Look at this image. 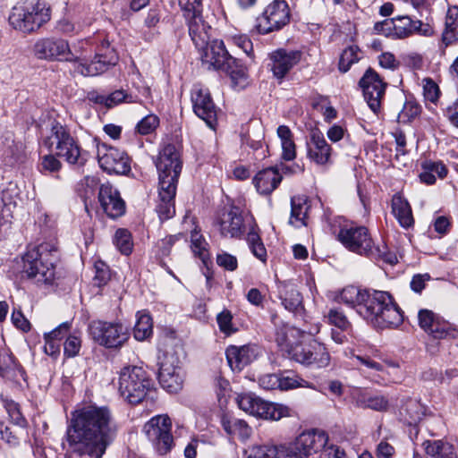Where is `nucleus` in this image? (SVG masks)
<instances>
[{
  "instance_id": "1",
  "label": "nucleus",
  "mask_w": 458,
  "mask_h": 458,
  "mask_svg": "<svg viewBox=\"0 0 458 458\" xmlns=\"http://www.w3.org/2000/svg\"><path fill=\"white\" fill-rule=\"evenodd\" d=\"M117 432L118 426L106 406L83 407L73 414L67 428L69 458H101Z\"/></svg>"
},
{
  "instance_id": "2",
  "label": "nucleus",
  "mask_w": 458,
  "mask_h": 458,
  "mask_svg": "<svg viewBox=\"0 0 458 458\" xmlns=\"http://www.w3.org/2000/svg\"><path fill=\"white\" fill-rule=\"evenodd\" d=\"M155 165L158 173V201L157 212L161 220L171 218L175 213L174 198L182 163L177 148L165 145L159 151Z\"/></svg>"
},
{
  "instance_id": "3",
  "label": "nucleus",
  "mask_w": 458,
  "mask_h": 458,
  "mask_svg": "<svg viewBox=\"0 0 458 458\" xmlns=\"http://www.w3.org/2000/svg\"><path fill=\"white\" fill-rule=\"evenodd\" d=\"M359 314L377 328L399 327L403 317L400 308L387 292L369 291L365 301L360 304Z\"/></svg>"
},
{
  "instance_id": "4",
  "label": "nucleus",
  "mask_w": 458,
  "mask_h": 458,
  "mask_svg": "<svg viewBox=\"0 0 458 458\" xmlns=\"http://www.w3.org/2000/svg\"><path fill=\"white\" fill-rule=\"evenodd\" d=\"M53 251H56L55 247L47 242L29 247L21 257V272L36 283L51 284L55 277V267L50 259Z\"/></svg>"
},
{
  "instance_id": "5",
  "label": "nucleus",
  "mask_w": 458,
  "mask_h": 458,
  "mask_svg": "<svg viewBox=\"0 0 458 458\" xmlns=\"http://www.w3.org/2000/svg\"><path fill=\"white\" fill-rule=\"evenodd\" d=\"M43 144L71 165L83 166L88 161V153L81 148L70 131L60 123H52L49 135L44 139Z\"/></svg>"
},
{
  "instance_id": "6",
  "label": "nucleus",
  "mask_w": 458,
  "mask_h": 458,
  "mask_svg": "<svg viewBox=\"0 0 458 458\" xmlns=\"http://www.w3.org/2000/svg\"><path fill=\"white\" fill-rule=\"evenodd\" d=\"M50 20V9L43 2L24 3L13 8L10 24L24 33L33 32Z\"/></svg>"
},
{
  "instance_id": "7",
  "label": "nucleus",
  "mask_w": 458,
  "mask_h": 458,
  "mask_svg": "<svg viewBox=\"0 0 458 458\" xmlns=\"http://www.w3.org/2000/svg\"><path fill=\"white\" fill-rule=\"evenodd\" d=\"M152 386V380L140 367H125L120 373L118 390L130 403H140Z\"/></svg>"
},
{
  "instance_id": "8",
  "label": "nucleus",
  "mask_w": 458,
  "mask_h": 458,
  "mask_svg": "<svg viewBox=\"0 0 458 458\" xmlns=\"http://www.w3.org/2000/svg\"><path fill=\"white\" fill-rule=\"evenodd\" d=\"M235 400L241 410L256 418L279 420L291 416L288 406L266 402L252 393L240 394Z\"/></svg>"
},
{
  "instance_id": "9",
  "label": "nucleus",
  "mask_w": 458,
  "mask_h": 458,
  "mask_svg": "<svg viewBox=\"0 0 458 458\" xmlns=\"http://www.w3.org/2000/svg\"><path fill=\"white\" fill-rule=\"evenodd\" d=\"M303 331L294 327L284 326L276 331V342L290 359L309 366L310 341L303 342Z\"/></svg>"
},
{
  "instance_id": "10",
  "label": "nucleus",
  "mask_w": 458,
  "mask_h": 458,
  "mask_svg": "<svg viewBox=\"0 0 458 458\" xmlns=\"http://www.w3.org/2000/svg\"><path fill=\"white\" fill-rule=\"evenodd\" d=\"M171 430L172 421L167 415L152 417L142 428V432L160 455L166 454L174 446V437Z\"/></svg>"
},
{
  "instance_id": "11",
  "label": "nucleus",
  "mask_w": 458,
  "mask_h": 458,
  "mask_svg": "<svg viewBox=\"0 0 458 458\" xmlns=\"http://www.w3.org/2000/svg\"><path fill=\"white\" fill-rule=\"evenodd\" d=\"M89 329L96 343L109 349L121 348L130 338L127 327L120 322L97 320L90 323Z\"/></svg>"
},
{
  "instance_id": "12",
  "label": "nucleus",
  "mask_w": 458,
  "mask_h": 458,
  "mask_svg": "<svg viewBox=\"0 0 458 458\" xmlns=\"http://www.w3.org/2000/svg\"><path fill=\"white\" fill-rule=\"evenodd\" d=\"M198 50L200 53L203 64L208 65V68L226 71L233 81H246V75L243 71H229L231 63H233L234 60L228 54L222 40H210L203 49Z\"/></svg>"
},
{
  "instance_id": "13",
  "label": "nucleus",
  "mask_w": 458,
  "mask_h": 458,
  "mask_svg": "<svg viewBox=\"0 0 458 458\" xmlns=\"http://www.w3.org/2000/svg\"><path fill=\"white\" fill-rule=\"evenodd\" d=\"M182 362L174 351H166L158 356V380L161 386L169 393L178 392L183 383Z\"/></svg>"
},
{
  "instance_id": "14",
  "label": "nucleus",
  "mask_w": 458,
  "mask_h": 458,
  "mask_svg": "<svg viewBox=\"0 0 458 458\" xmlns=\"http://www.w3.org/2000/svg\"><path fill=\"white\" fill-rule=\"evenodd\" d=\"M330 446L335 445H328V436L324 430L311 429L302 432L287 448L292 458H309Z\"/></svg>"
},
{
  "instance_id": "15",
  "label": "nucleus",
  "mask_w": 458,
  "mask_h": 458,
  "mask_svg": "<svg viewBox=\"0 0 458 458\" xmlns=\"http://www.w3.org/2000/svg\"><path fill=\"white\" fill-rule=\"evenodd\" d=\"M337 240L348 250L356 254L368 257L373 253V240L367 227L362 225H343L338 233Z\"/></svg>"
},
{
  "instance_id": "16",
  "label": "nucleus",
  "mask_w": 458,
  "mask_h": 458,
  "mask_svg": "<svg viewBox=\"0 0 458 458\" xmlns=\"http://www.w3.org/2000/svg\"><path fill=\"white\" fill-rule=\"evenodd\" d=\"M290 21V9L284 0H274L264 10L261 16L257 19L255 26L260 34H267L278 30Z\"/></svg>"
},
{
  "instance_id": "17",
  "label": "nucleus",
  "mask_w": 458,
  "mask_h": 458,
  "mask_svg": "<svg viewBox=\"0 0 458 458\" xmlns=\"http://www.w3.org/2000/svg\"><path fill=\"white\" fill-rule=\"evenodd\" d=\"M33 53L38 59L41 60L72 62L76 59L68 42L62 38H40L34 44Z\"/></svg>"
},
{
  "instance_id": "18",
  "label": "nucleus",
  "mask_w": 458,
  "mask_h": 458,
  "mask_svg": "<svg viewBox=\"0 0 458 458\" xmlns=\"http://www.w3.org/2000/svg\"><path fill=\"white\" fill-rule=\"evenodd\" d=\"M118 62V55L114 48H110L109 42L103 40L98 47L94 59L89 64L80 63L76 66V72L83 76H97Z\"/></svg>"
},
{
  "instance_id": "19",
  "label": "nucleus",
  "mask_w": 458,
  "mask_h": 458,
  "mask_svg": "<svg viewBox=\"0 0 458 458\" xmlns=\"http://www.w3.org/2000/svg\"><path fill=\"white\" fill-rule=\"evenodd\" d=\"M359 85L368 106L373 113L377 114L381 108L386 83L373 69L369 68L360 80Z\"/></svg>"
},
{
  "instance_id": "20",
  "label": "nucleus",
  "mask_w": 458,
  "mask_h": 458,
  "mask_svg": "<svg viewBox=\"0 0 458 458\" xmlns=\"http://www.w3.org/2000/svg\"><path fill=\"white\" fill-rule=\"evenodd\" d=\"M98 160L99 166L108 174H126L131 171L128 155L106 144L98 146Z\"/></svg>"
},
{
  "instance_id": "21",
  "label": "nucleus",
  "mask_w": 458,
  "mask_h": 458,
  "mask_svg": "<svg viewBox=\"0 0 458 458\" xmlns=\"http://www.w3.org/2000/svg\"><path fill=\"white\" fill-rule=\"evenodd\" d=\"M191 102L194 113L207 125L215 129L216 125V107L208 89L195 85L191 89Z\"/></svg>"
},
{
  "instance_id": "22",
  "label": "nucleus",
  "mask_w": 458,
  "mask_h": 458,
  "mask_svg": "<svg viewBox=\"0 0 458 458\" xmlns=\"http://www.w3.org/2000/svg\"><path fill=\"white\" fill-rule=\"evenodd\" d=\"M301 56L302 53L299 50L279 48L272 52L269 55V59L273 75L278 80H283L300 63Z\"/></svg>"
},
{
  "instance_id": "23",
  "label": "nucleus",
  "mask_w": 458,
  "mask_h": 458,
  "mask_svg": "<svg viewBox=\"0 0 458 458\" xmlns=\"http://www.w3.org/2000/svg\"><path fill=\"white\" fill-rule=\"evenodd\" d=\"M98 202L104 212L112 218L119 217L125 212V203L119 191L108 182L99 187Z\"/></svg>"
},
{
  "instance_id": "24",
  "label": "nucleus",
  "mask_w": 458,
  "mask_h": 458,
  "mask_svg": "<svg viewBox=\"0 0 458 458\" xmlns=\"http://www.w3.org/2000/svg\"><path fill=\"white\" fill-rule=\"evenodd\" d=\"M189 35L195 45L196 48L203 49L208 44L211 38L212 28L202 17V12L199 13L183 15Z\"/></svg>"
},
{
  "instance_id": "25",
  "label": "nucleus",
  "mask_w": 458,
  "mask_h": 458,
  "mask_svg": "<svg viewBox=\"0 0 458 458\" xmlns=\"http://www.w3.org/2000/svg\"><path fill=\"white\" fill-rule=\"evenodd\" d=\"M218 230L223 237L238 238L243 233L244 221L239 208L232 207L224 211L218 221Z\"/></svg>"
},
{
  "instance_id": "26",
  "label": "nucleus",
  "mask_w": 458,
  "mask_h": 458,
  "mask_svg": "<svg viewBox=\"0 0 458 458\" xmlns=\"http://www.w3.org/2000/svg\"><path fill=\"white\" fill-rule=\"evenodd\" d=\"M331 155L332 148L324 135L318 130L312 131L307 141L308 158L318 165H324L329 163Z\"/></svg>"
},
{
  "instance_id": "27",
  "label": "nucleus",
  "mask_w": 458,
  "mask_h": 458,
  "mask_svg": "<svg viewBox=\"0 0 458 458\" xmlns=\"http://www.w3.org/2000/svg\"><path fill=\"white\" fill-rule=\"evenodd\" d=\"M283 174L276 166H270L259 171L252 182L260 195H270L281 183Z\"/></svg>"
},
{
  "instance_id": "28",
  "label": "nucleus",
  "mask_w": 458,
  "mask_h": 458,
  "mask_svg": "<svg viewBox=\"0 0 458 458\" xmlns=\"http://www.w3.org/2000/svg\"><path fill=\"white\" fill-rule=\"evenodd\" d=\"M226 359L233 370L241 371L251 363L258 356L257 348L253 345L229 346L225 351Z\"/></svg>"
},
{
  "instance_id": "29",
  "label": "nucleus",
  "mask_w": 458,
  "mask_h": 458,
  "mask_svg": "<svg viewBox=\"0 0 458 458\" xmlns=\"http://www.w3.org/2000/svg\"><path fill=\"white\" fill-rule=\"evenodd\" d=\"M413 20L408 16H397L391 20L375 24V30L385 35L393 31L397 38H405L412 35Z\"/></svg>"
},
{
  "instance_id": "30",
  "label": "nucleus",
  "mask_w": 458,
  "mask_h": 458,
  "mask_svg": "<svg viewBox=\"0 0 458 458\" xmlns=\"http://www.w3.org/2000/svg\"><path fill=\"white\" fill-rule=\"evenodd\" d=\"M221 425L226 434L242 441L247 440L252 433L251 428L245 420L228 414H224L221 417Z\"/></svg>"
},
{
  "instance_id": "31",
  "label": "nucleus",
  "mask_w": 458,
  "mask_h": 458,
  "mask_svg": "<svg viewBox=\"0 0 458 458\" xmlns=\"http://www.w3.org/2000/svg\"><path fill=\"white\" fill-rule=\"evenodd\" d=\"M279 297L285 310L298 312L302 309V298L296 287L292 284L283 283L279 286Z\"/></svg>"
},
{
  "instance_id": "32",
  "label": "nucleus",
  "mask_w": 458,
  "mask_h": 458,
  "mask_svg": "<svg viewBox=\"0 0 458 458\" xmlns=\"http://www.w3.org/2000/svg\"><path fill=\"white\" fill-rule=\"evenodd\" d=\"M422 446L427 458H458L454 447L443 440H426Z\"/></svg>"
},
{
  "instance_id": "33",
  "label": "nucleus",
  "mask_w": 458,
  "mask_h": 458,
  "mask_svg": "<svg viewBox=\"0 0 458 458\" xmlns=\"http://www.w3.org/2000/svg\"><path fill=\"white\" fill-rule=\"evenodd\" d=\"M425 414V406L414 399L406 400L399 411L400 419L408 425L419 422Z\"/></svg>"
},
{
  "instance_id": "34",
  "label": "nucleus",
  "mask_w": 458,
  "mask_h": 458,
  "mask_svg": "<svg viewBox=\"0 0 458 458\" xmlns=\"http://www.w3.org/2000/svg\"><path fill=\"white\" fill-rule=\"evenodd\" d=\"M392 211L403 227L408 228L413 224L411 208L408 201L399 194L394 195L392 199Z\"/></svg>"
},
{
  "instance_id": "35",
  "label": "nucleus",
  "mask_w": 458,
  "mask_h": 458,
  "mask_svg": "<svg viewBox=\"0 0 458 458\" xmlns=\"http://www.w3.org/2000/svg\"><path fill=\"white\" fill-rule=\"evenodd\" d=\"M309 366L326 368L330 363V354L327 346L316 339L310 341Z\"/></svg>"
},
{
  "instance_id": "36",
  "label": "nucleus",
  "mask_w": 458,
  "mask_h": 458,
  "mask_svg": "<svg viewBox=\"0 0 458 458\" xmlns=\"http://www.w3.org/2000/svg\"><path fill=\"white\" fill-rule=\"evenodd\" d=\"M442 40L446 46L458 42V8L455 6L447 11Z\"/></svg>"
},
{
  "instance_id": "37",
  "label": "nucleus",
  "mask_w": 458,
  "mask_h": 458,
  "mask_svg": "<svg viewBox=\"0 0 458 458\" xmlns=\"http://www.w3.org/2000/svg\"><path fill=\"white\" fill-rule=\"evenodd\" d=\"M291 216L290 224L295 227L307 225V214L310 208L305 199L293 197L291 199Z\"/></svg>"
},
{
  "instance_id": "38",
  "label": "nucleus",
  "mask_w": 458,
  "mask_h": 458,
  "mask_svg": "<svg viewBox=\"0 0 458 458\" xmlns=\"http://www.w3.org/2000/svg\"><path fill=\"white\" fill-rule=\"evenodd\" d=\"M247 458H292L287 445L269 446L259 445L253 447Z\"/></svg>"
},
{
  "instance_id": "39",
  "label": "nucleus",
  "mask_w": 458,
  "mask_h": 458,
  "mask_svg": "<svg viewBox=\"0 0 458 458\" xmlns=\"http://www.w3.org/2000/svg\"><path fill=\"white\" fill-rule=\"evenodd\" d=\"M278 389L281 391L293 390L298 387L315 389L312 383L303 379L293 371H284L279 373Z\"/></svg>"
},
{
  "instance_id": "40",
  "label": "nucleus",
  "mask_w": 458,
  "mask_h": 458,
  "mask_svg": "<svg viewBox=\"0 0 458 458\" xmlns=\"http://www.w3.org/2000/svg\"><path fill=\"white\" fill-rule=\"evenodd\" d=\"M368 290H360L355 286L350 285L343 289L340 293V301L346 305L353 307L359 313L360 304L365 301Z\"/></svg>"
},
{
  "instance_id": "41",
  "label": "nucleus",
  "mask_w": 458,
  "mask_h": 458,
  "mask_svg": "<svg viewBox=\"0 0 458 458\" xmlns=\"http://www.w3.org/2000/svg\"><path fill=\"white\" fill-rule=\"evenodd\" d=\"M153 332L152 318L149 314L138 312L137 321L134 327V337L138 341L148 339Z\"/></svg>"
},
{
  "instance_id": "42",
  "label": "nucleus",
  "mask_w": 458,
  "mask_h": 458,
  "mask_svg": "<svg viewBox=\"0 0 458 458\" xmlns=\"http://www.w3.org/2000/svg\"><path fill=\"white\" fill-rule=\"evenodd\" d=\"M428 334H430L436 339H454L458 337V328L449 322L437 318L436 322L433 324V327L430 328Z\"/></svg>"
},
{
  "instance_id": "43",
  "label": "nucleus",
  "mask_w": 458,
  "mask_h": 458,
  "mask_svg": "<svg viewBox=\"0 0 458 458\" xmlns=\"http://www.w3.org/2000/svg\"><path fill=\"white\" fill-rule=\"evenodd\" d=\"M360 50L357 46H350L346 47L341 54L338 69L341 72H346L352 64L359 62Z\"/></svg>"
},
{
  "instance_id": "44",
  "label": "nucleus",
  "mask_w": 458,
  "mask_h": 458,
  "mask_svg": "<svg viewBox=\"0 0 458 458\" xmlns=\"http://www.w3.org/2000/svg\"><path fill=\"white\" fill-rule=\"evenodd\" d=\"M114 242L123 255H129L132 250L131 233L126 229L121 228L116 231Z\"/></svg>"
},
{
  "instance_id": "45",
  "label": "nucleus",
  "mask_w": 458,
  "mask_h": 458,
  "mask_svg": "<svg viewBox=\"0 0 458 458\" xmlns=\"http://www.w3.org/2000/svg\"><path fill=\"white\" fill-rule=\"evenodd\" d=\"M191 248L193 253L198 256L202 261H205L208 257L207 250L208 243L202 235L196 230L191 232Z\"/></svg>"
},
{
  "instance_id": "46",
  "label": "nucleus",
  "mask_w": 458,
  "mask_h": 458,
  "mask_svg": "<svg viewBox=\"0 0 458 458\" xmlns=\"http://www.w3.org/2000/svg\"><path fill=\"white\" fill-rule=\"evenodd\" d=\"M123 102L140 103V100L123 89H117L107 95V108H112Z\"/></svg>"
},
{
  "instance_id": "47",
  "label": "nucleus",
  "mask_w": 458,
  "mask_h": 458,
  "mask_svg": "<svg viewBox=\"0 0 458 458\" xmlns=\"http://www.w3.org/2000/svg\"><path fill=\"white\" fill-rule=\"evenodd\" d=\"M328 321L331 325L336 327L344 332L352 330V324L346 316L337 309H331L327 314Z\"/></svg>"
},
{
  "instance_id": "48",
  "label": "nucleus",
  "mask_w": 458,
  "mask_h": 458,
  "mask_svg": "<svg viewBox=\"0 0 458 458\" xmlns=\"http://www.w3.org/2000/svg\"><path fill=\"white\" fill-rule=\"evenodd\" d=\"M5 409L7 413L11 419V420L17 426L21 428H25L27 425V420L23 417L21 412L20 406L17 403L13 401L6 402Z\"/></svg>"
},
{
  "instance_id": "49",
  "label": "nucleus",
  "mask_w": 458,
  "mask_h": 458,
  "mask_svg": "<svg viewBox=\"0 0 458 458\" xmlns=\"http://www.w3.org/2000/svg\"><path fill=\"white\" fill-rule=\"evenodd\" d=\"M159 124V119L155 114H148L141 119L137 124V131L141 135H148L153 132Z\"/></svg>"
},
{
  "instance_id": "50",
  "label": "nucleus",
  "mask_w": 458,
  "mask_h": 458,
  "mask_svg": "<svg viewBox=\"0 0 458 458\" xmlns=\"http://www.w3.org/2000/svg\"><path fill=\"white\" fill-rule=\"evenodd\" d=\"M233 316L230 311L223 310L216 317V321L221 332L226 335H231L235 331L232 324Z\"/></svg>"
},
{
  "instance_id": "51",
  "label": "nucleus",
  "mask_w": 458,
  "mask_h": 458,
  "mask_svg": "<svg viewBox=\"0 0 458 458\" xmlns=\"http://www.w3.org/2000/svg\"><path fill=\"white\" fill-rule=\"evenodd\" d=\"M81 347V341L76 335H69L64 344V355L72 358L79 354Z\"/></svg>"
},
{
  "instance_id": "52",
  "label": "nucleus",
  "mask_w": 458,
  "mask_h": 458,
  "mask_svg": "<svg viewBox=\"0 0 458 458\" xmlns=\"http://www.w3.org/2000/svg\"><path fill=\"white\" fill-rule=\"evenodd\" d=\"M364 406L377 411H386L389 406L388 399L383 395L369 396L364 401Z\"/></svg>"
},
{
  "instance_id": "53",
  "label": "nucleus",
  "mask_w": 458,
  "mask_h": 458,
  "mask_svg": "<svg viewBox=\"0 0 458 458\" xmlns=\"http://www.w3.org/2000/svg\"><path fill=\"white\" fill-rule=\"evenodd\" d=\"M371 250H376V251H373V253H370L368 256L369 258L379 259H382L391 265L397 263L396 256L391 252H388L386 250V245H382L381 247L374 245Z\"/></svg>"
},
{
  "instance_id": "54",
  "label": "nucleus",
  "mask_w": 458,
  "mask_h": 458,
  "mask_svg": "<svg viewBox=\"0 0 458 458\" xmlns=\"http://www.w3.org/2000/svg\"><path fill=\"white\" fill-rule=\"evenodd\" d=\"M439 88L431 79L423 80V95L425 98L435 103L439 98Z\"/></svg>"
},
{
  "instance_id": "55",
  "label": "nucleus",
  "mask_w": 458,
  "mask_h": 458,
  "mask_svg": "<svg viewBox=\"0 0 458 458\" xmlns=\"http://www.w3.org/2000/svg\"><path fill=\"white\" fill-rule=\"evenodd\" d=\"M203 0H178L182 15H190L202 12Z\"/></svg>"
},
{
  "instance_id": "56",
  "label": "nucleus",
  "mask_w": 458,
  "mask_h": 458,
  "mask_svg": "<svg viewBox=\"0 0 458 458\" xmlns=\"http://www.w3.org/2000/svg\"><path fill=\"white\" fill-rule=\"evenodd\" d=\"M62 163L57 158L55 154H48L42 157L41 167L44 171L49 173L58 172L62 168Z\"/></svg>"
},
{
  "instance_id": "57",
  "label": "nucleus",
  "mask_w": 458,
  "mask_h": 458,
  "mask_svg": "<svg viewBox=\"0 0 458 458\" xmlns=\"http://www.w3.org/2000/svg\"><path fill=\"white\" fill-rule=\"evenodd\" d=\"M437 318L431 310H421L418 315L419 325L424 331L428 333Z\"/></svg>"
},
{
  "instance_id": "58",
  "label": "nucleus",
  "mask_w": 458,
  "mask_h": 458,
  "mask_svg": "<svg viewBox=\"0 0 458 458\" xmlns=\"http://www.w3.org/2000/svg\"><path fill=\"white\" fill-rule=\"evenodd\" d=\"M216 263L218 266L229 271L235 270L238 266L237 259L227 252L217 254Z\"/></svg>"
},
{
  "instance_id": "59",
  "label": "nucleus",
  "mask_w": 458,
  "mask_h": 458,
  "mask_svg": "<svg viewBox=\"0 0 458 458\" xmlns=\"http://www.w3.org/2000/svg\"><path fill=\"white\" fill-rule=\"evenodd\" d=\"M233 42L248 55L253 56V45L251 40L246 35L232 36Z\"/></svg>"
},
{
  "instance_id": "60",
  "label": "nucleus",
  "mask_w": 458,
  "mask_h": 458,
  "mask_svg": "<svg viewBox=\"0 0 458 458\" xmlns=\"http://www.w3.org/2000/svg\"><path fill=\"white\" fill-rule=\"evenodd\" d=\"M279 373L278 374H266L259 378V385L260 387L266 390H276L278 389L279 384Z\"/></svg>"
},
{
  "instance_id": "61",
  "label": "nucleus",
  "mask_w": 458,
  "mask_h": 458,
  "mask_svg": "<svg viewBox=\"0 0 458 458\" xmlns=\"http://www.w3.org/2000/svg\"><path fill=\"white\" fill-rule=\"evenodd\" d=\"M12 368H13V356L8 352H0V376L10 377Z\"/></svg>"
},
{
  "instance_id": "62",
  "label": "nucleus",
  "mask_w": 458,
  "mask_h": 458,
  "mask_svg": "<svg viewBox=\"0 0 458 458\" xmlns=\"http://www.w3.org/2000/svg\"><path fill=\"white\" fill-rule=\"evenodd\" d=\"M395 454L394 447L386 439H382L377 445V458H393Z\"/></svg>"
},
{
  "instance_id": "63",
  "label": "nucleus",
  "mask_w": 458,
  "mask_h": 458,
  "mask_svg": "<svg viewBox=\"0 0 458 458\" xmlns=\"http://www.w3.org/2000/svg\"><path fill=\"white\" fill-rule=\"evenodd\" d=\"M96 275L94 281L98 286L106 284L110 279V273L107 267L104 263L96 264Z\"/></svg>"
},
{
  "instance_id": "64",
  "label": "nucleus",
  "mask_w": 458,
  "mask_h": 458,
  "mask_svg": "<svg viewBox=\"0 0 458 458\" xmlns=\"http://www.w3.org/2000/svg\"><path fill=\"white\" fill-rule=\"evenodd\" d=\"M444 114L450 123L458 128V101L452 102L446 106Z\"/></svg>"
}]
</instances>
